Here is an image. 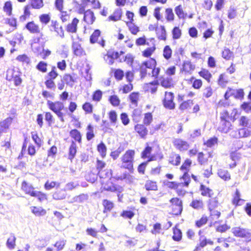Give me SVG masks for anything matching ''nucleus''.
Segmentation results:
<instances>
[{"instance_id": "21", "label": "nucleus", "mask_w": 251, "mask_h": 251, "mask_svg": "<svg viewBox=\"0 0 251 251\" xmlns=\"http://www.w3.org/2000/svg\"><path fill=\"white\" fill-rule=\"evenodd\" d=\"M200 190L201 191V194L203 196H208L209 197L211 198L213 195V191L211 189L206 187L203 184H201L200 186Z\"/></svg>"}, {"instance_id": "62", "label": "nucleus", "mask_w": 251, "mask_h": 251, "mask_svg": "<svg viewBox=\"0 0 251 251\" xmlns=\"http://www.w3.org/2000/svg\"><path fill=\"white\" fill-rule=\"evenodd\" d=\"M191 163V160L189 159H187L181 166L180 170L182 171L186 170V171H188V168L190 167Z\"/></svg>"}, {"instance_id": "12", "label": "nucleus", "mask_w": 251, "mask_h": 251, "mask_svg": "<svg viewBox=\"0 0 251 251\" xmlns=\"http://www.w3.org/2000/svg\"><path fill=\"white\" fill-rule=\"evenodd\" d=\"M67 193L65 189L59 190L54 192L52 195L53 199L55 200H62L65 199Z\"/></svg>"}, {"instance_id": "26", "label": "nucleus", "mask_w": 251, "mask_h": 251, "mask_svg": "<svg viewBox=\"0 0 251 251\" xmlns=\"http://www.w3.org/2000/svg\"><path fill=\"white\" fill-rule=\"evenodd\" d=\"M16 237L13 234H11L10 237L7 239L6 245L10 249H14L15 246Z\"/></svg>"}, {"instance_id": "2", "label": "nucleus", "mask_w": 251, "mask_h": 251, "mask_svg": "<svg viewBox=\"0 0 251 251\" xmlns=\"http://www.w3.org/2000/svg\"><path fill=\"white\" fill-rule=\"evenodd\" d=\"M26 28L32 33H38V36L33 39L34 43H38L41 39H43V34L40 32L39 26L36 25L33 22L27 23L25 25Z\"/></svg>"}, {"instance_id": "50", "label": "nucleus", "mask_w": 251, "mask_h": 251, "mask_svg": "<svg viewBox=\"0 0 251 251\" xmlns=\"http://www.w3.org/2000/svg\"><path fill=\"white\" fill-rule=\"evenodd\" d=\"M193 104V101L192 100H188L182 103L180 106L179 109L181 110L188 109Z\"/></svg>"}, {"instance_id": "64", "label": "nucleus", "mask_w": 251, "mask_h": 251, "mask_svg": "<svg viewBox=\"0 0 251 251\" xmlns=\"http://www.w3.org/2000/svg\"><path fill=\"white\" fill-rule=\"evenodd\" d=\"M124 72L120 69H117L114 72V76L117 80H121L124 77Z\"/></svg>"}, {"instance_id": "42", "label": "nucleus", "mask_w": 251, "mask_h": 251, "mask_svg": "<svg viewBox=\"0 0 251 251\" xmlns=\"http://www.w3.org/2000/svg\"><path fill=\"white\" fill-rule=\"evenodd\" d=\"M12 6L10 1H6L3 6V10L8 16L12 14Z\"/></svg>"}, {"instance_id": "47", "label": "nucleus", "mask_w": 251, "mask_h": 251, "mask_svg": "<svg viewBox=\"0 0 251 251\" xmlns=\"http://www.w3.org/2000/svg\"><path fill=\"white\" fill-rule=\"evenodd\" d=\"M182 232L179 229H176L174 230V235L173 239L174 241H179L181 239Z\"/></svg>"}, {"instance_id": "27", "label": "nucleus", "mask_w": 251, "mask_h": 251, "mask_svg": "<svg viewBox=\"0 0 251 251\" xmlns=\"http://www.w3.org/2000/svg\"><path fill=\"white\" fill-rule=\"evenodd\" d=\"M243 201V200L240 198V193L239 191L237 189L233 200V203L236 206L240 205L242 204L241 202Z\"/></svg>"}, {"instance_id": "30", "label": "nucleus", "mask_w": 251, "mask_h": 251, "mask_svg": "<svg viewBox=\"0 0 251 251\" xmlns=\"http://www.w3.org/2000/svg\"><path fill=\"white\" fill-rule=\"evenodd\" d=\"M30 4L35 9H40L44 6L43 0H30Z\"/></svg>"}, {"instance_id": "57", "label": "nucleus", "mask_w": 251, "mask_h": 251, "mask_svg": "<svg viewBox=\"0 0 251 251\" xmlns=\"http://www.w3.org/2000/svg\"><path fill=\"white\" fill-rule=\"evenodd\" d=\"M121 168L127 169L131 173L133 172L134 169L133 163H126V162L122 161V165L121 166Z\"/></svg>"}, {"instance_id": "58", "label": "nucleus", "mask_w": 251, "mask_h": 251, "mask_svg": "<svg viewBox=\"0 0 251 251\" xmlns=\"http://www.w3.org/2000/svg\"><path fill=\"white\" fill-rule=\"evenodd\" d=\"M152 121V116L151 113H147L145 115L144 123L146 126H149Z\"/></svg>"}, {"instance_id": "45", "label": "nucleus", "mask_w": 251, "mask_h": 251, "mask_svg": "<svg viewBox=\"0 0 251 251\" xmlns=\"http://www.w3.org/2000/svg\"><path fill=\"white\" fill-rule=\"evenodd\" d=\"M45 84L46 85L47 88L49 89H50L53 91L55 90L56 89V85L54 82V80L47 79V80L45 82Z\"/></svg>"}, {"instance_id": "25", "label": "nucleus", "mask_w": 251, "mask_h": 251, "mask_svg": "<svg viewBox=\"0 0 251 251\" xmlns=\"http://www.w3.org/2000/svg\"><path fill=\"white\" fill-rule=\"evenodd\" d=\"M156 64V63L155 60L153 58H151L148 61H144L141 66H144V67L146 69H152L153 68L155 67Z\"/></svg>"}, {"instance_id": "29", "label": "nucleus", "mask_w": 251, "mask_h": 251, "mask_svg": "<svg viewBox=\"0 0 251 251\" xmlns=\"http://www.w3.org/2000/svg\"><path fill=\"white\" fill-rule=\"evenodd\" d=\"M100 31L99 29L95 30L90 38V42L92 44L95 43L97 42L98 38L100 36Z\"/></svg>"}, {"instance_id": "61", "label": "nucleus", "mask_w": 251, "mask_h": 251, "mask_svg": "<svg viewBox=\"0 0 251 251\" xmlns=\"http://www.w3.org/2000/svg\"><path fill=\"white\" fill-rule=\"evenodd\" d=\"M120 118L124 125L126 126L129 123L128 115L126 113H122L120 115Z\"/></svg>"}, {"instance_id": "13", "label": "nucleus", "mask_w": 251, "mask_h": 251, "mask_svg": "<svg viewBox=\"0 0 251 251\" xmlns=\"http://www.w3.org/2000/svg\"><path fill=\"white\" fill-rule=\"evenodd\" d=\"M78 20L75 18L71 24L68 25L67 26V31L69 32L75 33L76 31L77 25L78 23Z\"/></svg>"}, {"instance_id": "60", "label": "nucleus", "mask_w": 251, "mask_h": 251, "mask_svg": "<svg viewBox=\"0 0 251 251\" xmlns=\"http://www.w3.org/2000/svg\"><path fill=\"white\" fill-rule=\"evenodd\" d=\"M83 109L88 113H91L93 111V105L89 102H85L82 105Z\"/></svg>"}, {"instance_id": "35", "label": "nucleus", "mask_w": 251, "mask_h": 251, "mask_svg": "<svg viewBox=\"0 0 251 251\" xmlns=\"http://www.w3.org/2000/svg\"><path fill=\"white\" fill-rule=\"evenodd\" d=\"M129 98L131 102L137 106L139 99V93L133 92L129 95Z\"/></svg>"}, {"instance_id": "40", "label": "nucleus", "mask_w": 251, "mask_h": 251, "mask_svg": "<svg viewBox=\"0 0 251 251\" xmlns=\"http://www.w3.org/2000/svg\"><path fill=\"white\" fill-rule=\"evenodd\" d=\"M233 55V52L227 48L225 49L222 52V57L226 60H229Z\"/></svg>"}, {"instance_id": "11", "label": "nucleus", "mask_w": 251, "mask_h": 251, "mask_svg": "<svg viewBox=\"0 0 251 251\" xmlns=\"http://www.w3.org/2000/svg\"><path fill=\"white\" fill-rule=\"evenodd\" d=\"M72 49L74 54L76 56L82 55L84 52L80 45L77 42H74L73 43Z\"/></svg>"}, {"instance_id": "39", "label": "nucleus", "mask_w": 251, "mask_h": 251, "mask_svg": "<svg viewBox=\"0 0 251 251\" xmlns=\"http://www.w3.org/2000/svg\"><path fill=\"white\" fill-rule=\"evenodd\" d=\"M87 129L88 130V131L86 133V138L88 141H90L95 136L93 132V127L92 125H89L87 126Z\"/></svg>"}, {"instance_id": "44", "label": "nucleus", "mask_w": 251, "mask_h": 251, "mask_svg": "<svg viewBox=\"0 0 251 251\" xmlns=\"http://www.w3.org/2000/svg\"><path fill=\"white\" fill-rule=\"evenodd\" d=\"M97 148L98 151L101 154V156H105L106 152V147L103 142H101L100 144H99L98 145Z\"/></svg>"}, {"instance_id": "46", "label": "nucleus", "mask_w": 251, "mask_h": 251, "mask_svg": "<svg viewBox=\"0 0 251 251\" xmlns=\"http://www.w3.org/2000/svg\"><path fill=\"white\" fill-rule=\"evenodd\" d=\"M134 213L130 210H124L121 214V216L125 218L131 219L134 216Z\"/></svg>"}, {"instance_id": "43", "label": "nucleus", "mask_w": 251, "mask_h": 251, "mask_svg": "<svg viewBox=\"0 0 251 251\" xmlns=\"http://www.w3.org/2000/svg\"><path fill=\"white\" fill-rule=\"evenodd\" d=\"M88 195L87 194H82L75 197L74 198V201L76 202H83L86 201H87L88 199Z\"/></svg>"}, {"instance_id": "4", "label": "nucleus", "mask_w": 251, "mask_h": 251, "mask_svg": "<svg viewBox=\"0 0 251 251\" xmlns=\"http://www.w3.org/2000/svg\"><path fill=\"white\" fill-rule=\"evenodd\" d=\"M6 75L7 80L10 81L12 79L16 86L20 85L22 82V79L20 77L21 73L20 72L12 70L8 71Z\"/></svg>"}, {"instance_id": "28", "label": "nucleus", "mask_w": 251, "mask_h": 251, "mask_svg": "<svg viewBox=\"0 0 251 251\" xmlns=\"http://www.w3.org/2000/svg\"><path fill=\"white\" fill-rule=\"evenodd\" d=\"M12 120V118H7L6 119L0 123V128H3L5 129H8L10 125L11 124Z\"/></svg>"}, {"instance_id": "59", "label": "nucleus", "mask_w": 251, "mask_h": 251, "mask_svg": "<svg viewBox=\"0 0 251 251\" xmlns=\"http://www.w3.org/2000/svg\"><path fill=\"white\" fill-rule=\"evenodd\" d=\"M47 66L46 63L43 61H40L37 65V69L43 73L46 72L47 71Z\"/></svg>"}, {"instance_id": "18", "label": "nucleus", "mask_w": 251, "mask_h": 251, "mask_svg": "<svg viewBox=\"0 0 251 251\" xmlns=\"http://www.w3.org/2000/svg\"><path fill=\"white\" fill-rule=\"evenodd\" d=\"M63 81L69 86L72 87L74 86V83L75 82L74 78L70 75L66 74L63 77Z\"/></svg>"}, {"instance_id": "53", "label": "nucleus", "mask_w": 251, "mask_h": 251, "mask_svg": "<svg viewBox=\"0 0 251 251\" xmlns=\"http://www.w3.org/2000/svg\"><path fill=\"white\" fill-rule=\"evenodd\" d=\"M173 38L174 39H179L181 36V30L178 27H175L172 31Z\"/></svg>"}, {"instance_id": "23", "label": "nucleus", "mask_w": 251, "mask_h": 251, "mask_svg": "<svg viewBox=\"0 0 251 251\" xmlns=\"http://www.w3.org/2000/svg\"><path fill=\"white\" fill-rule=\"evenodd\" d=\"M53 30L55 31L58 35H59L62 38H64V30L61 26H59V24L55 21L52 25Z\"/></svg>"}, {"instance_id": "22", "label": "nucleus", "mask_w": 251, "mask_h": 251, "mask_svg": "<svg viewBox=\"0 0 251 251\" xmlns=\"http://www.w3.org/2000/svg\"><path fill=\"white\" fill-rule=\"evenodd\" d=\"M102 205L104 207L103 213H105L107 211H110L114 207V203L111 201L106 199L103 200Z\"/></svg>"}, {"instance_id": "15", "label": "nucleus", "mask_w": 251, "mask_h": 251, "mask_svg": "<svg viewBox=\"0 0 251 251\" xmlns=\"http://www.w3.org/2000/svg\"><path fill=\"white\" fill-rule=\"evenodd\" d=\"M30 208L31 212L36 216H43L46 214V211L41 207L32 206Z\"/></svg>"}, {"instance_id": "63", "label": "nucleus", "mask_w": 251, "mask_h": 251, "mask_svg": "<svg viewBox=\"0 0 251 251\" xmlns=\"http://www.w3.org/2000/svg\"><path fill=\"white\" fill-rule=\"evenodd\" d=\"M105 166V163L102 161L97 160V171H98V175L100 172L103 171V169Z\"/></svg>"}, {"instance_id": "34", "label": "nucleus", "mask_w": 251, "mask_h": 251, "mask_svg": "<svg viewBox=\"0 0 251 251\" xmlns=\"http://www.w3.org/2000/svg\"><path fill=\"white\" fill-rule=\"evenodd\" d=\"M219 205V202L216 198L210 199L208 201V209L213 210L217 207Z\"/></svg>"}, {"instance_id": "51", "label": "nucleus", "mask_w": 251, "mask_h": 251, "mask_svg": "<svg viewBox=\"0 0 251 251\" xmlns=\"http://www.w3.org/2000/svg\"><path fill=\"white\" fill-rule=\"evenodd\" d=\"M181 178L184 180V186L186 187L188 186L191 181V179L188 171H186L184 173Z\"/></svg>"}, {"instance_id": "7", "label": "nucleus", "mask_w": 251, "mask_h": 251, "mask_svg": "<svg viewBox=\"0 0 251 251\" xmlns=\"http://www.w3.org/2000/svg\"><path fill=\"white\" fill-rule=\"evenodd\" d=\"M232 126L230 122L227 121L223 120L221 121L220 125L218 127V129L222 132L226 133L230 129H231V126Z\"/></svg>"}, {"instance_id": "32", "label": "nucleus", "mask_w": 251, "mask_h": 251, "mask_svg": "<svg viewBox=\"0 0 251 251\" xmlns=\"http://www.w3.org/2000/svg\"><path fill=\"white\" fill-rule=\"evenodd\" d=\"M218 175L221 178L226 180L230 178V174L227 171L223 169L218 170Z\"/></svg>"}, {"instance_id": "38", "label": "nucleus", "mask_w": 251, "mask_h": 251, "mask_svg": "<svg viewBox=\"0 0 251 251\" xmlns=\"http://www.w3.org/2000/svg\"><path fill=\"white\" fill-rule=\"evenodd\" d=\"M145 188L147 190H156L157 186L156 183L151 181H148L146 183Z\"/></svg>"}, {"instance_id": "6", "label": "nucleus", "mask_w": 251, "mask_h": 251, "mask_svg": "<svg viewBox=\"0 0 251 251\" xmlns=\"http://www.w3.org/2000/svg\"><path fill=\"white\" fill-rule=\"evenodd\" d=\"M174 146L180 151L187 150L188 148V143L180 139H176L173 142Z\"/></svg>"}, {"instance_id": "9", "label": "nucleus", "mask_w": 251, "mask_h": 251, "mask_svg": "<svg viewBox=\"0 0 251 251\" xmlns=\"http://www.w3.org/2000/svg\"><path fill=\"white\" fill-rule=\"evenodd\" d=\"M94 13L90 9L87 10L84 13L83 20L88 24H92L95 20Z\"/></svg>"}, {"instance_id": "33", "label": "nucleus", "mask_w": 251, "mask_h": 251, "mask_svg": "<svg viewBox=\"0 0 251 251\" xmlns=\"http://www.w3.org/2000/svg\"><path fill=\"white\" fill-rule=\"evenodd\" d=\"M79 186V183L76 182H70L67 183L64 187L65 191H72Z\"/></svg>"}, {"instance_id": "56", "label": "nucleus", "mask_w": 251, "mask_h": 251, "mask_svg": "<svg viewBox=\"0 0 251 251\" xmlns=\"http://www.w3.org/2000/svg\"><path fill=\"white\" fill-rule=\"evenodd\" d=\"M109 101L113 106H118L120 104V100L116 95H113L110 97Z\"/></svg>"}, {"instance_id": "55", "label": "nucleus", "mask_w": 251, "mask_h": 251, "mask_svg": "<svg viewBox=\"0 0 251 251\" xmlns=\"http://www.w3.org/2000/svg\"><path fill=\"white\" fill-rule=\"evenodd\" d=\"M199 74L201 76L206 79L208 81H210V79L212 76L211 74L206 70H202Z\"/></svg>"}, {"instance_id": "8", "label": "nucleus", "mask_w": 251, "mask_h": 251, "mask_svg": "<svg viewBox=\"0 0 251 251\" xmlns=\"http://www.w3.org/2000/svg\"><path fill=\"white\" fill-rule=\"evenodd\" d=\"M134 153L135 152L133 150H128L126 151L122 157V161L133 163Z\"/></svg>"}, {"instance_id": "19", "label": "nucleus", "mask_w": 251, "mask_h": 251, "mask_svg": "<svg viewBox=\"0 0 251 251\" xmlns=\"http://www.w3.org/2000/svg\"><path fill=\"white\" fill-rule=\"evenodd\" d=\"M122 15V11L121 9H116L113 15L108 17L109 21H117L120 20Z\"/></svg>"}, {"instance_id": "49", "label": "nucleus", "mask_w": 251, "mask_h": 251, "mask_svg": "<svg viewBox=\"0 0 251 251\" xmlns=\"http://www.w3.org/2000/svg\"><path fill=\"white\" fill-rule=\"evenodd\" d=\"M166 19L168 21H173L174 19V14L172 8H168L165 10Z\"/></svg>"}, {"instance_id": "31", "label": "nucleus", "mask_w": 251, "mask_h": 251, "mask_svg": "<svg viewBox=\"0 0 251 251\" xmlns=\"http://www.w3.org/2000/svg\"><path fill=\"white\" fill-rule=\"evenodd\" d=\"M183 69L186 72H190L195 69V66L188 61H184L183 64Z\"/></svg>"}, {"instance_id": "41", "label": "nucleus", "mask_w": 251, "mask_h": 251, "mask_svg": "<svg viewBox=\"0 0 251 251\" xmlns=\"http://www.w3.org/2000/svg\"><path fill=\"white\" fill-rule=\"evenodd\" d=\"M190 206L194 209H199L202 207L203 202L200 200H193L190 204Z\"/></svg>"}, {"instance_id": "16", "label": "nucleus", "mask_w": 251, "mask_h": 251, "mask_svg": "<svg viewBox=\"0 0 251 251\" xmlns=\"http://www.w3.org/2000/svg\"><path fill=\"white\" fill-rule=\"evenodd\" d=\"M76 144L75 141H72L69 148V159L72 160L75 156L76 152Z\"/></svg>"}, {"instance_id": "1", "label": "nucleus", "mask_w": 251, "mask_h": 251, "mask_svg": "<svg viewBox=\"0 0 251 251\" xmlns=\"http://www.w3.org/2000/svg\"><path fill=\"white\" fill-rule=\"evenodd\" d=\"M47 105L49 109L56 114L60 120L64 122V114L62 110L64 108V105L63 102L59 101L52 102L50 100H47Z\"/></svg>"}, {"instance_id": "5", "label": "nucleus", "mask_w": 251, "mask_h": 251, "mask_svg": "<svg viewBox=\"0 0 251 251\" xmlns=\"http://www.w3.org/2000/svg\"><path fill=\"white\" fill-rule=\"evenodd\" d=\"M233 233L237 237L247 238L251 241V233L249 229L236 227L232 229Z\"/></svg>"}, {"instance_id": "14", "label": "nucleus", "mask_w": 251, "mask_h": 251, "mask_svg": "<svg viewBox=\"0 0 251 251\" xmlns=\"http://www.w3.org/2000/svg\"><path fill=\"white\" fill-rule=\"evenodd\" d=\"M135 130L142 138H144L148 133L147 128L143 125H137L135 126Z\"/></svg>"}, {"instance_id": "20", "label": "nucleus", "mask_w": 251, "mask_h": 251, "mask_svg": "<svg viewBox=\"0 0 251 251\" xmlns=\"http://www.w3.org/2000/svg\"><path fill=\"white\" fill-rule=\"evenodd\" d=\"M175 11L179 19H185L187 16V13L184 12L182 6L179 5L175 7Z\"/></svg>"}, {"instance_id": "3", "label": "nucleus", "mask_w": 251, "mask_h": 251, "mask_svg": "<svg viewBox=\"0 0 251 251\" xmlns=\"http://www.w3.org/2000/svg\"><path fill=\"white\" fill-rule=\"evenodd\" d=\"M22 190L27 194L30 195L32 197H40L41 196H44V195L42 194L40 192L37 191H34V187L29 183H28L25 181H24L22 183Z\"/></svg>"}, {"instance_id": "37", "label": "nucleus", "mask_w": 251, "mask_h": 251, "mask_svg": "<svg viewBox=\"0 0 251 251\" xmlns=\"http://www.w3.org/2000/svg\"><path fill=\"white\" fill-rule=\"evenodd\" d=\"M240 137H247L251 135V131L246 128H242L238 132Z\"/></svg>"}, {"instance_id": "54", "label": "nucleus", "mask_w": 251, "mask_h": 251, "mask_svg": "<svg viewBox=\"0 0 251 251\" xmlns=\"http://www.w3.org/2000/svg\"><path fill=\"white\" fill-rule=\"evenodd\" d=\"M163 105L165 107L170 109H173L175 107L173 100H163Z\"/></svg>"}, {"instance_id": "48", "label": "nucleus", "mask_w": 251, "mask_h": 251, "mask_svg": "<svg viewBox=\"0 0 251 251\" xmlns=\"http://www.w3.org/2000/svg\"><path fill=\"white\" fill-rule=\"evenodd\" d=\"M5 23L8 24L13 27L12 31L14 30L17 27V20L15 18H7L5 19Z\"/></svg>"}, {"instance_id": "52", "label": "nucleus", "mask_w": 251, "mask_h": 251, "mask_svg": "<svg viewBox=\"0 0 251 251\" xmlns=\"http://www.w3.org/2000/svg\"><path fill=\"white\" fill-rule=\"evenodd\" d=\"M98 175L100 178L111 177L112 176V171L111 170H104L100 172Z\"/></svg>"}, {"instance_id": "36", "label": "nucleus", "mask_w": 251, "mask_h": 251, "mask_svg": "<svg viewBox=\"0 0 251 251\" xmlns=\"http://www.w3.org/2000/svg\"><path fill=\"white\" fill-rule=\"evenodd\" d=\"M172 51L169 46H166L163 50V56L167 59H169L172 56Z\"/></svg>"}, {"instance_id": "24", "label": "nucleus", "mask_w": 251, "mask_h": 251, "mask_svg": "<svg viewBox=\"0 0 251 251\" xmlns=\"http://www.w3.org/2000/svg\"><path fill=\"white\" fill-rule=\"evenodd\" d=\"M98 176L99 175L97 173L90 172L85 176V179L87 181L94 183L97 180Z\"/></svg>"}, {"instance_id": "10", "label": "nucleus", "mask_w": 251, "mask_h": 251, "mask_svg": "<svg viewBox=\"0 0 251 251\" xmlns=\"http://www.w3.org/2000/svg\"><path fill=\"white\" fill-rule=\"evenodd\" d=\"M180 160L181 157L180 155L175 153H172L169 156V162L173 165H179L180 163Z\"/></svg>"}, {"instance_id": "17", "label": "nucleus", "mask_w": 251, "mask_h": 251, "mask_svg": "<svg viewBox=\"0 0 251 251\" xmlns=\"http://www.w3.org/2000/svg\"><path fill=\"white\" fill-rule=\"evenodd\" d=\"M70 135L76 141L79 143L81 142V135L80 132L77 129L71 130L70 132Z\"/></svg>"}]
</instances>
